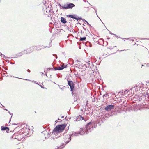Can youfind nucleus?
<instances>
[{"mask_svg": "<svg viewBox=\"0 0 149 149\" xmlns=\"http://www.w3.org/2000/svg\"><path fill=\"white\" fill-rule=\"evenodd\" d=\"M66 126V125L65 124L58 125L53 131L52 134H55V133L57 134L61 132L64 129Z\"/></svg>", "mask_w": 149, "mask_h": 149, "instance_id": "nucleus-1", "label": "nucleus"}, {"mask_svg": "<svg viewBox=\"0 0 149 149\" xmlns=\"http://www.w3.org/2000/svg\"><path fill=\"white\" fill-rule=\"evenodd\" d=\"M85 134V132L84 131V130L83 129H81L80 130L79 132H72V134H69V139L68 141H66L65 142V145H66L68 143L69 141L71 140V137L74 136H78L79 134L82 135L84 134Z\"/></svg>", "mask_w": 149, "mask_h": 149, "instance_id": "nucleus-2", "label": "nucleus"}, {"mask_svg": "<svg viewBox=\"0 0 149 149\" xmlns=\"http://www.w3.org/2000/svg\"><path fill=\"white\" fill-rule=\"evenodd\" d=\"M94 124V123L93 122H90L88 123L86 125L85 129H83L85 133L86 132V134H87L88 132H91L93 130V128H95V125Z\"/></svg>", "mask_w": 149, "mask_h": 149, "instance_id": "nucleus-3", "label": "nucleus"}, {"mask_svg": "<svg viewBox=\"0 0 149 149\" xmlns=\"http://www.w3.org/2000/svg\"><path fill=\"white\" fill-rule=\"evenodd\" d=\"M19 133L15 134L13 135V137H15L14 138L17 139L18 141L21 140L23 138V135L22 134H19Z\"/></svg>", "mask_w": 149, "mask_h": 149, "instance_id": "nucleus-4", "label": "nucleus"}, {"mask_svg": "<svg viewBox=\"0 0 149 149\" xmlns=\"http://www.w3.org/2000/svg\"><path fill=\"white\" fill-rule=\"evenodd\" d=\"M114 105L111 104L107 105L105 108V110L107 111H110L114 109Z\"/></svg>", "mask_w": 149, "mask_h": 149, "instance_id": "nucleus-5", "label": "nucleus"}, {"mask_svg": "<svg viewBox=\"0 0 149 149\" xmlns=\"http://www.w3.org/2000/svg\"><path fill=\"white\" fill-rule=\"evenodd\" d=\"M68 84L70 87L71 91L72 92L74 88L73 82L72 81H68Z\"/></svg>", "mask_w": 149, "mask_h": 149, "instance_id": "nucleus-6", "label": "nucleus"}, {"mask_svg": "<svg viewBox=\"0 0 149 149\" xmlns=\"http://www.w3.org/2000/svg\"><path fill=\"white\" fill-rule=\"evenodd\" d=\"M67 16L68 17H69L70 18L74 19H75L77 20V21L79 19H82L81 18H77L76 17V15H67Z\"/></svg>", "mask_w": 149, "mask_h": 149, "instance_id": "nucleus-7", "label": "nucleus"}, {"mask_svg": "<svg viewBox=\"0 0 149 149\" xmlns=\"http://www.w3.org/2000/svg\"><path fill=\"white\" fill-rule=\"evenodd\" d=\"M75 6V5L72 3H67V9H71L72 8Z\"/></svg>", "mask_w": 149, "mask_h": 149, "instance_id": "nucleus-8", "label": "nucleus"}, {"mask_svg": "<svg viewBox=\"0 0 149 149\" xmlns=\"http://www.w3.org/2000/svg\"><path fill=\"white\" fill-rule=\"evenodd\" d=\"M33 50H31V48H29L28 49L26 50H24V54H27L31 52Z\"/></svg>", "mask_w": 149, "mask_h": 149, "instance_id": "nucleus-9", "label": "nucleus"}, {"mask_svg": "<svg viewBox=\"0 0 149 149\" xmlns=\"http://www.w3.org/2000/svg\"><path fill=\"white\" fill-rule=\"evenodd\" d=\"M143 93H141L139 95V96H138L137 95H136V97L137 96V97L138 98V99L140 100H141L142 98H143Z\"/></svg>", "mask_w": 149, "mask_h": 149, "instance_id": "nucleus-10", "label": "nucleus"}, {"mask_svg": "<svg viewBox=\"0 0 149 149\" xmlns=\"http://www.w3.org/2000/svg\"><path fill=\"white\" fill-rule=\"evenodd\" d=\"M61 22L64 24H65L67 22L66 19L64 17H61Z\"/></svg>", "mask_w": 149, "mask_h": 149, "instance_id": "nucleus-11", "label": "nucleus"}, {"mask_svg": "<svg viewBox=\"0 0 149 149\" xmlns=\"http://www.w3.org/2000/svg\"><path fill=\"white\" fill-rule=\"evenodd\" d=\"M81 119L82 120H84L85 121V120L83 119V118L81 116H77V118L76 121H79Z\"/></svg>", "mask_w": 149, "mask_h": 149, "instance_id": "nucleus-12", "label": "nucleus"}, {"mask_svg": "<svg viewBox=\"0 0 149 149\" xmlns=\"http://www.w3.org/2000/svg\"><path fill=\"white\" fill-rule=\"evenodd\" d=\"M144 84L141 82V83H140L139 85V87L140 88L143 89L144 88Z\"/></svg>", "mask_w": 149, "mask_h": 149, "instance_id": "nucleus-13", "label": "nucleus"}, {"mask_svg": "<svg viewBox=\"0 0 149 149\" xmlns=\"http://www.w3.org/2000/svg\"><path fill=\"white\" fill-rule=\"evenodd\" d=\"M43 133L44 134H47V136L45 137V138L47 139L49 137V136L50 134L49 133L47 132L46 131H44Z\"/></svg>", "mask_w": 149, "mask_h": 149, "instance_id": "nucleus-14", "label": "nucleus"}, {"mask_svg": "<svg viewBox=\"0 0 149 149\" xmlns=\"http://www.w3.org/2000/svg\"><path fill=\"white\" fill-rule=\"evenodd\" d=\"M7 127H4L3 126H2L1 127V130L3 131H4L6 130V128H7Z\"/></svg>", "mask_w": 149, "mask_h": 149, "instance_id": "nucleus-15", "label": "nucleus"}, {"mask_svg": "<svg viewBox=\"0 0 149 149\" xmlns=\"http://www.w3.org/2000/svg\"><path fill=\"white\" fill-rule=\"evenodd\" d=\"M67 3H66V4H65L63 6H62V9H67Z\"/></svg>", "mask_w": 149, "mask_h": 149, "instance_id": "nucleus-16", "label": "nucleus"}, {"mask_svg": "<svg viewBox=\"0 0 149 149\" xmlns=\"http://www.w3.org/2000/svg\"><path fill=\"white\" fill-rule=\"evenodd\" d=\"M86 39V37H84L82 38H81L80 39V41H83L85 40Z\"/></svg>", "mask_w": 149, "mask_h": 149, "instance_id": "nucleus-17", "label": "nucleus"}, {"mask_svg": "<svg viewBox=\"0 0 149 149\" xmlns=\"http://www.w3.org/2000/svg\"><path fill=\"white\" fill-rule=\"evenodd\" d=\"M148 91H147L146 92H144L143 93V97L145 96V97L148 94Z\"/></svg>", "mask_w": 149, "mask_h": 149, "instance_id": "nucleus-18", "label": "nucleus"}, {"mask_svg": "<svg viewBox=\"0 0 149 149\" xmlns=\"http://www.w3.org/2000/svg\"><path fill=\"white\" fill-rule=\"evenodd\" d=\"M57 68L58 69V70H61L64 68V67L61 68L60 66L58 67Z\"/></svg>", "mask_w": 149, "mask_h": 149, "instance_id": "nucleus-19", "label": "nucleus"}, {"mask_svg": "<svg viewBox=\"0 0 149 149\" xmlns=\"http://www.w3.org/2000/svg\"><path fill=\"white\" fill-rule=\"evenodd\" d=\"M108 115L109 116H112L113 115V112L109 113H108Z\"/></svg>", "mask_w": 149, "mask_h": 149, "instance_id": "nucleus-20", "label": "nucleus"}, {"mask_svg": "<svg viewBox=\"0 0 149 149\" xmlns=\"http://www.w3.org/2000/svg\"><path fill=\"white\" fill-rule=\"evenodd\" d=\"M1 56L3 58H4L6 59L7 58L3 54H1Z\"/></svg>", "mask_w": 149, "mask_h": 149, "instance_id": "nucleus-21", "label": "nucleus"}, {"mask_svg": "<svg viewBox=\"0 0 149 149\" xmlns=\"http://www.w3.org/2000/svg\"><path fill=\"white\" fill-rule=\"evenodd\" d=\"M63 65H61V68L64 67V68L66 67L67 65H64V64L63 63Z\"/></svg>", "mask_w": 149, "mask_h": 149, "instance_id": "nucleus-22", "label": "nucleus"}, {"mask_svg": "<svg viewBox=\"0 0 149 149\" xmlns=\"http://www.w3.org/2000/svg\"><path fill=\"white\" fill-rule=\"evenodd\" d=\"M99 42H101L102 43H103L104 42V40L102 39H100L99 40Z\"/></svg>", "mask_w": 149, "mask_h": 149, "instance_id": "nucleus-23", "label": "nucleus"}, {"mask_svg": "<svg viewBox=\"0 0 149 149\" xmlns=\"http://www.w3.org/2000/svg\"><path fill=\"white\" fill-rule=\"evenodd\" d=\"M130 91V90H129L128 89L126 90L125 91L124 93H125V94H127L128 93V92L129 91Z\"/></svg>", "mask_w": 149, "mask_h": 149, "instance_id": "nucleus-24", "label": "nucleus"}, {"mask_svg": "<svg viewBox=\"0 0 149 149\" xmlns=\"http://www.w3.org/2000/svg\"><path fill=\"white\" fill-rule=\"evenodd\" d=\"M87 63V64L85 65L86 66V68H87V67H89V63Z\"/></svg>", "mask_w": 149, "mask_h": 149, "instance_id": "nucleus-25", "label": "nucleus"}, {"mask_svg": "<svg viewBox=\"0 0 149 149\" xmlns=\"http://www.w3.org/2000/svg\"><path fill=\"white\" fill-rule=\"evenodd\" d=\"M22 52H21L20 53H19V55H18L20 57V56H21L22 55V54H22Z\"/></svg>", "mask_w": 149, "mask_h": 149, "instance_id": "nucleus-26", "label": "nucleus"}, {"mask_svg": "<svg viewBox=\"0 0 149 149\" xmlns=\"http://www.w3.org/2000/svg\"><path fill=\"white\" fill-rule=\"evenodd\" d=\"M146 97H147L149 99V93L148 92Z\"/></svg>", "mask_w": 149, "mask_h": 149, "instance_id": "nucleus-27", "label": "nucleus"}, {"mask_svg": "<svg viewBox=\"0 0 149 149\" xmlns=\"http://www.w3.org/2000/svg\"><path fill=\"white\" fill-rule=\"evenodd\" d=\"M58 5L60 7V8L61 9H62V6H61L60 3Z\"/></svg>", "mask_w": 149, "mask_h": 149, "instance_id": "nucleus-28", "label": "nucleus"}, {"mask_svg": "<svg viewBox=\"0 0 149 149\" xmlns=\"http://www.w3.org/2000/svg\"><path fill=\"white\" fill-rule=\"evenodd\" d=\"M95 13H96V15H97V16L98 17V18H99V17H98V16L97 15V10H96V8H95Z\"/></svg>", "mask_w": 149, "mask_h": 149, "instance_id": "nucleus-29", "label": "nucleus"}, {"mask_svg": "<svg viewBox=\"0 0 149 149\" xmlns=\"http://www.w3.org/2000/svg\"><path fill=\"white\" fill-rule=\"evenodd\" d=\"M8 113H9L11 115H12L11 118H10V119H11V117L12 116V113L10 112L9 111H8Z\"/></svg>", "mask_w": 149, "mask_h": 149, "instance_id": "nucleus-30", "label": "nucleus"}, {"mask_svg": "<svg viewBox=\"0 0 149 149\" xmlns=\"http://www.w3.org/2000/svg\"><path fill=\"white\" fill-rule=\"evenodd\" d=\"M51 46V44L50 43L49 44V46H46L45 47H49Z\"/></svg>", "mask_w": 149, "mask_h": 149, "instance_id": "nucleus-31", "label": "nucleus"}, {"mask_svg": "<svg viewBox=\"0 0 149 149\" xmlns=\"http://www.w3.org/2000/svg\"><path fill=\"white\" fill-rule=\"evenodd\" d=\"M107 94H104V95L103 96V97H106L107 96Z\"/></svg>", "mask_w": 149, "mask_h": 149, "instance_id": "nucleus-32", "label": "nucleus"}, {"mask_svg": "<svg viewBox=\"0 0 149 149\" xmlns=\"http://www.w3.org/2000/svg\"><path fill=\"white\" fill-rule=\"evenodd\" d=\"M7 128H6V130L7 129V130H6V131L7 132L8 131H9V128L8 127H7Z\"/></svg>", "mask_w": 149, "mask_h": 149, "instance_id": "nucleus-33", "label": "nucleus"}, {"mask_svg": "<svg viewBox=\"0 0 149 149\" xmlns=\"http://www.w3.org/2000/svg\"><path fill=\"white\" fill-rule=\"evenodd\" d=\"M88 43L90 44V45H89L90 47H91L92 46V44H90V42H88Z\"/></svg>", "mask_w": 149, "mask_h": 149, "instance_id": "nucleus-34", "label": "nucleus"}, {"mask_svg": "<svg viewBox=\"0 0 149 149\" xmlns=\"http://www.w3.org/2000/svg\"><path fill=\"white\" fill-rule=\"evenodd\" d=\"M146 65V67H149V63L147 64Z\"/></svg>", "mask_w": 149, "mask_h": 149, "instance_id": "nucleus-35", "label": "nucleus"}, {"mask_svg": "<svg viewBox=\"0 0 149 149\" xmlns=\"http://www.w3.org/2000/svg\"><path fill=\"white\" fill-rule=\"evenodd\" d=\"M54 69L56 70H58V69L57 67H56V68H54Z\"/></svg>", "mask_w": 149, "mask_h": 149, "instance_id": "nucleus-36", "label": "nucleus"}, {"mask_svg": "<svg viewBox=\"0 0 149 149\" xmlns=\"http://www.w3.org/2000/svg\"><path fill=\"white\" fill-rule=\"evenodd\" d=\"M52 69H53V68H48L47 69V70H52Z\"/></svg>", "mask_w": 149, "mask_h": 149, "instance_id": "nucleus-37", "label": "nucleus"}, {"mask_svg": "<svg viewBox=\"0 0 149 149\" xmlns=\"http://www.w3.org/2000/svg\"><path fill=\"white\" fill-rule=\"evenodd\" d=\"M109 31V32H110V33L111 34V35H113L114 34L113 33H112L111 32Z\"/></svg>", "mask_w": 149, "mask_h": 149, "instance_id": "nucleus-38", "label": "nucleus"}, {"mask_svg": "<svg viewBox=\"0 0 149 149\" xmlns=\"http://www.w3.org/2000/svg\"><path fill=\"white\" fill-rule=\"evenodd\" d=\"M53 55L54 56V55H55L56 56V58L57 59V56L56 54H53Z\"/></svg>", "mask_w": 149, "mask_h": 149, "instance_id": "nucleus-39", "label": "nucleus"}, {"mask_svg": "<svg viewBox=\"0 0 149 149\" xmlns=\"http://www.w3.org/2000/svg\"><path fill=\"white\" fill-rule=\"evenodd\" d=\"M83 21H85V22H86L87 23L88 22L86 20H85V19H83Z\"/></svg>", "mask_w": 149, "mask_h": 149, "instance_id": "nucleus-40", "label": "nucleus"}, {"mask_svg": "<svg viewBox=\"0 0 149 149\" xmlns=\"http://www.w3.org/2000/svg\"><path fill=\"white\" fill-rule=\"evenodd\" d=\"M55 137H52L51 138V139H54Z\"/></svg>", "mask_w": 149, "mask_h": 149, "instance_id": "nucleus-41", "label": "nucleus"}, {"mask_svg": "<svg viewBox=\"0 0 149 149\" xmlns=\"http://www.w3.org/2000/svg\"><path fill=\"white\" fill-rule=\"evenodd\" d=\"M27 71L29 72H30V70L29 69H28L27 70Z\"/></svg>", "mask_w": 149, "mask_h": 149, "instance_id": "nucleus-42", "label": "nucleus"}, {"mask_svg": "<svg viewBox=\"0 0 149 149\" xmlns=\"http://www.w3.org/2000/svg\"><path fill=\"white\" fill-rule=\"evenodd\" d=\"M87 24H88V25H90V26H91V25H90V24L88 23H88H87Z\"/></svg>", "mask_w": 149, "mask_h": 149, "instance_id": "nucleus-43", "label": "nucleus"}, {"mask_svg": "<svg viewBox=\"0 0 149 149\" xmlns=\"http://www.w3.org/2000/svg\"><path fill=\"white\" fill-rule=\"evenodd\" d=\"M113 35H114L115 36H116L117 37H118L117 36L116 34H114Z\"/></svg>", "mask_w": 149, "mask_h": 149, "instance_id": "nucleus-44", "label": "nucleus"}, {"mask_svg": "<svg viewBox=\"0 0 149 149\" xmlns=\"http://www.w3.org/2000/svg\"><path fill=\"white\" fill-rule=\"evenodd\" d=\"M35 47V48L36 49H38L37 48H36V47L37 48V47Z\"/></svg>", "mask_w": 149, "mask_h": 149, "instance_id": "nucleus-45", "label": "nucleus"}, {"mask_svg": "<svg viewBox=\"0 0 149 149\" xmlns=\"http://www.w3.org/2000/svg\"><path fill=\"white\" fill-rule=\"evenodd\" d=\"M64 116H62V117L61 118H64Z\"/></svg>", "mask_w": 149, "mask_h": 149, "instance_id": "nucleus-46", "label": "nucleus"}, {"mask_svg": "<svg viewBox=\"0 0 149 149\" xmlns=\"http://www.w3.org/2000/svg\"><path fill=\"white\" fill-rule=\"evenodd\" d=\"M84 1L86 2V1H85V0H83Z\"/></svg>", "mask_w": 149, "mask_h": 149, "instance_id": "nucleus-47", "label": "nucleus"}, {"mask_svg": "<svg viewBox=\"0 0 149 149\" xmlns=\"http://www.w3.org/2000/svg\"><path fill=\"white\" fill-rule=\"evenodd\" d=\"M41 87L42 88H43V87H42V86H41Z\"/></svg>", "mask_w": 149, "mask_h": 149, "instance_id": "nucleus-48", "label": "nucleus"}, {"mask_svg": "<svg viewBox=\"0 0 149 149\" xmlns=\"http://www.w3.org/2000/svg\"><path fill=\"white\" fill-rule=\"evenodd\" d=\"M1 54H2L0 52V55L1 56Z\"/></svg>", "mask_w": 149, "mask_h": 149, "instance_id": "nucleus-49", "label": "nucleus"}, {"mask_svg": "<svg viewBox=\"0 0 149 149\" xmlns=\"http://www.w3.org/2000/svg\"><path fill=\"white\" fill-rule=\"evenodd\" d=\"M64 147V146H63L62 147H61H61H62V148H63V147Z\"/></svg>", "mask_w": 149, "mask_h": 149, "instance_id": "nucleus-50", "label": "nucleus"}, {"mask_svg": "<svg viewBox=\"0 0 149 149\" xmlns=\"http://www.w3.org/2000/svg\"><path fill=\"white\" fill-rule=\"evenodd\" d=\"M34 83H36V81H34Z\"/></svg>", "mask_w": 149, "mask_h": 149, "instance_id": "nucleus-51", "label": "nucleus"}, {"mask_svg": "<svg viewBox=\"0 0 149 149\" xmlns=\"http://www.w3.org/2000/svg\"><path fill=\"white\" fill-rule=\"evenodd\" d=\"M42 49V48H40V49Z\"/></svg>", "mask_w": 149, "mask_h": 149, "instance_id": "nucleus-52", "label": "nucleus"}, {"mask_svg": "<svg viewBox=\"0 0 149 149\" xmlns=\"http://www.w3.org/2000/svg\"><path fill=\"white\" fill-rule=\"evenodd\" d=\"M14 125H17V124H15Z\"/></svg>", "mask_w": 149, "mask_h": 149, "instance_id": "nucleus-53", "label": "nucleus"}, {"mask_svg": "<svg viewBox=\"0 0 149 149\" xmlns=\"http://www.w3.org/2000/svg\"><path fill=\"white\" fill-rule=\"evenodd\" d=\"M93 101H95V100H93Z\"/></svg>", "mask_w": 149, "mask_h": 149, "instance_id": "nucleus-54", "label": "nucleus"}, {"mask_svg": "<svg viewBox=\"0 0 149 149\" xmlns=\"http://www.w3.org/2000/svg\"><path fill=\"white\" fill-rule=\"evenodd\" d=\"M93 101H95V100H93Z\"/></svg>", "mask_w": 149, "mask_h": 149, "instance_id": "nucleus-55", "label": "nucleus"}, {"mask_svg": "<svg viewBox=\"0 0 149 149\" xmlns=\"http://www.w3.org/2000/svg\"><path fill=\"white\" fill-rule=\"evenodd\" d=\"M5 110H7V109H5Z\"/></svg>", "mask_w": 149, "mask_h": 149, "instance_id": "nucleus-56", "label": "nucleus"}, {"mask_svg": "<svg viewBox=\"0 0 149 149\" xmlns=\"http://www.w3.org/2000/svg\"><path fill=\"white\" fill-rule=\"evenodd\" d=\"M25 80H27V79H25Z\"/></svg>", "mask_w": 149, "mask_h": 149, "instance_id": "nucleus-57", "label": "nucleus"}, {"mask_svg": "<svg viewBox=\"0 0 149 149\" xmlns=\"http://www.w3.org/2000/svg\"><path fill=\"white\" fill-rule=\"evenodd\" d=\"M55 122H56V123H57V121H55Z\"/></svg>", "mask_w": 149, "mask_h": 149, "instance_id": "nucleus-58", "label": "nucleus"}, {"mask_svg": "<svg viewBox=\"0 0 149 149\" xmlns=\"http://www.w3.org/2000/svg\"><path fill=\"white\" fill-rule=\"evenodd\" d=\"M110 38H108V39H109Z\"/></svg>", "mask_w": 149, "mask_h": 149, "instance_id": "nucleus-59", "label": "nucleus"}, {"mask_svg": "<svg viewBox=\"0 0 149 149\" xmlns=\"http://www.w3.org/2000/svg\"><path fill=\"white\" fill-rule=\"evenodd\" d=\"M99 19H100V21H101V19H100V18H99Z\"/></svg>", "mask_w": 149, "mask_h": 149, "instance_id": "nucleus-60", "label": "nucleus"}, {"mask_svg": "<svg viewBox=\"0 0 149 149\" xmlns=\"http://www.w3.org/2000/svg\"><path fill=\"white\" fill-rule=\"evenodd\" d=\"M99 19H100V21H101V19H100V18H99Z\"/></svg>", "mask_w": 149, "mask_h": 149, "instance_id": "nucleus-61", "label": "nucleus"}, {"mask_svg": "<svg viewBox=\"0 0 149 149\" xmlns=\"http://www.w3.org/2000/svg\"><path fill=\"white\" fill-rule=\"evenodd\" d=\"M99 19H100V21H101V19H100V18H99Z\"/></svg>", "mask_w": 149, "mask_h": 149, "instance_id": "nucleus-62", "label": "nucleus"}, {"mask_svg": "<svg viewBox=\"0 0 149 149\" xmlns=\"http://www.w3.org/2000/svg\"><path fill=\"white\" fill-rule=\"evenodd\" d=\"M57 149H59V148H58Z\"/></svg>", "mask_w": 149, "mask_h": 149, "instance_id": "nucleus-63", "label": "nucleus"}, {"mask_svg": "<svg viewBox=\"0 0 149 149\" xmlns=\"http://www.w3.org/2000/svg\"><path fill=\"white\" fill-rule=\"evenodd\" d=\"M58 120H60V119H58Z\"/></svg>", "mask_w": 149, "mask_h": 149, "instance_id": "nucleus-64", "label": "nucleus"}]
</instances>
